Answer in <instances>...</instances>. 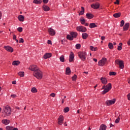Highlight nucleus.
<instances>
[{"mask_svg":"<svg viewBox=\"0 0 130 130\" xmlns=\"http://www.w3.org/2000/svg\"><path fill=\"white\" fill-rule=\"evenodd\" d=\"M74 59H75V56L74 55V53L73 52H71L69 55V62H73V61H74Z\"/></svg>","mask_w":130,"mask_h":130,"instance_id":"obj_14","label":"nucleus"},{"mask_svg":"<svg viewBox=\"0 0 130 130\" xmlns=\"http://www.w3.org/2000/svg\"><path fill=\"white\" fill-rule=\"evenodd\" d=\"M106 62H107V59L105 57H103L102 59L99 61V66L100 67H104L106 64Z\"/></svg>","mask_w":130,"mask_h":130,"instance_id":"obj_7","label":"nucleus"},{"mask_svg":"<svg viewBox=\"0 0 130 130\" xmlns=\"http://www.w3.org/2000/svg\"><path fill=\"white\" fill-rule=\"evenodd\" d=\"M2 122L3 124H5V125H8V124H10L11 121L8 119H3L2 120Z\"/></svg>","mask_w":130,"mask_h":130,"instance_id":"obj_18","label":"nucleus"},{"mask_svg":"<svg viewBox=\"0 0 130 130\" xmlns=\"http://www.w3.org/2000/svg\"><path fill=\"white\" fill-rule=\"evenodd\" d=\"M122 43H120L119 44V45L118 46L117 50H119V51L122 49Z\"/></svg>","mask_w":130,"mask_h":130,"instance_id":"obj_34","label":"nucleus"},{"mask_svg":"<svg viewBox=\"0 0 130 130\" xmlns=\"http://www.w3.org/2000/svg\"><path fill=\"white\" fill-rule=\"evenodd\" d=\"M93 60L94 61H95V62H97V61H98L97 59L93 58Z\"/></svg>","mask_w":130,"mask_h":130,"instance_id":"obj_57","label":"nucleus"},{"mask_svg":"<svg viewBox=\"0 0 130 130\" xmlns=\"http://www.w3.org/2000/svg\"><path fill=\"white\" fill-rule=\"evenodd\" d=\"M88 25L89 24H88V23H86L85 24V26H88Z\"/></svg>","mask_w":130,"mask_h":130,"instance_id":"obj_63","label":"nucleus"},{"mask_svg":"<svg viewBox=\"0 0 130 130\" xmlns=\"http://www.w3.org/2000/svg\"><path fill=\"white\" fill-rule=\"evenodd\" d=\"M72 81H75L76 80H77V75H74V76L72 77Z\"/></svg>","mask_w":130,"mask_h":130,"instance_id":"obj_43","label":"nucleus"},{"mask_svg":"<svg viewBox=\"0 0 130 130\" xmlns=\"http://www.w3.org/2000/svg\"><path fill=\"white\" fill-rule=\"evenodd\" d=\"M70 34V35H68L67 36V38L68 40H74V39L77 38V36H78V32L76 31H72Z\"/></svg>","mask_w":130,"mask_h":130,"instance_id":"obj_4","label":"nucleus"},{"mask_svg":"<svg viewBox=\"0 0 130 130\" xmlns=\"http://www.w3.org/2000/svg\"><path fill=\"white\" fill-rule=\"evenodd\" d=\"M12 130H19L18 129V128H12Z\"/></svg>","mask_w":130,"mask_h":130,"instance_id":"obj_61","label":"nucleus"},{"mask_svg":"<svg viewBox=\"0 0 130 130\" xmlns=\"http://www.w3.org/2000/svg\"><path fill=\"white\" fill-rule=\"evenodd\" d=\"M31 92H32V93H37V89L35 87H32L31 89Z\"/></svg>","mask_w":130,"mask_h":130,"instance_id":"obj_38","label":"nucleus"},{"mask_svg":"<svg viewBox=\"0 0 130 130\" xmlns=\"http://www.w3.org/2000/svg\"><path fill=\"white\" fill-rule=\"evenodd\" d=\"M106 125L104 124H102L100 127V130H106Z\"/></svg>","mask_w":130,"mask_h":130,"instance_id":"obj_31","label":"nucleus"},{"mask_svg":"<svg viewBox=\"0 0 130 130\" xmlns=\"http://www.w3.org/2000/svg\"><path fill=\"white\" fill-rule=\"evenodd\" d=\"M19 43H24V39L23 38H21L19 41Z\"/></svg>","mask_w":130,"mask_h":130,"instance_id":"obj_46","label":"nucleus"},{"mask_svg":"<svg viewBox=\"0 0 130 130\" xmlns=\"http://www.w3.org/2000/svg\"><path fill=\"white\" fill-rule=\"evenodd\" d=\"M2 116L3 118H6L7 116L11 115V108L8 106H6L2 111Z\"/></svg>","mask_w":130,"mask_h":130,"instance_id":"obj_1","label":"nucleus"},{"mask_svg":"<svg viewBox=\"0 0 130 130\" xmlns=\"http://www.w3.org/2000/svg\"><path fill=\"white\" fill-rule=\"evenodd\" d=\"M88 37H89V35H88V34L86 32L82 34V38L83 39H86Z\"/></svg>","mask_w":130,"mask_h":130,"instance_id":"obj_24","label":"nucleus"},{"mask_svg":"<svg viewBox=\"0 0 130 130\" xmlns=\"http://www.w3.org/2000/svg\"><path fill=\"white\" fill-rule=\"evenodd\" d=\"M91 7L92 9H94V10H97V9H99V8H100V4H99V3H96L91 5Z\"/></svg>","mask_w":130,"mask_h":130,"instance_id":"obj_15","label":"nucleus"},{"mask_svg":"<svg viewBox=\"0 0 130 130\" xmlns=\"http://www.w3.org/2000/svg\"><path fill=\"white\" fill-rule=\"evenodd\" d=\"M13 127V126H6V130H12Z\"/></svg>","mask_w":130,"mask_h":130,"instance_id":"obj_39","label":"nucleus"},{"mask_svg":"<svg viewBox=\"0 0 130 130\" xmlns=\"http://www.w3.org/2000/svg\"><path fill=\"white\" fill-rule=\"evenodd\" d=\"M128 83L130 85V79L128 80Z\"/></svg>","mask_w":130,"mask_h":130,"instance_id":"obj_62","label":"nucleus"},{"mask_svg":"<svg viewBox=\"0 0 130 130\" xmlns=\"http://www.w3.org/2000/svg\"><path fill=\"white\" fill-rule=\"evenodd\" d=\"M78 56L82 60V61H85L87 57V53L85 52H79L78 53Z\"/></svg>","mask_w":130,"mask_h":130,"instance_id":"obj_5","label":"nucleus"},{"mask_svg":"<svg viewBox=\"0 0 130 130\" xmlns=\"http://www.w3.org/2000/svg\"><path fill=\"white\" fill-rule=\"evenodd\" d=\"M18 19L19 22H24L25 21V17H24V16L20 15L18 16Z\"/></svg>","mask_w":130,"mask_h":130,"instance_id":"obj_20","label":"nucleus"},{"mask_svg":"<svg viewBox=\"0 0 130 130\" xmlns=\"http://www.w3.org/2000/svg\"><path fill=\"white\" fill-rule=\"evenodd\" d=\"M44 4H47L48 3V0H43Z\"/></svg>","mask_w":130,"mask_h":130,"instance_id":"obj_52","label":"nucleus"},{"mask_svg":"<svg viewBox=\"0 0 130 130\" xmlns=\"http://www.w3.org/2000/svg\"><path fill=\"white\" fill-rule=\"evenodd\" d=\"M123 25H124V20H122L120 22V27H123Z\"/></svg>","mask_w":130,"mask_h":130,"instance_id":"obj_41","label":"nucleus"},{"mask_svg":"<svg viewBox=\"0 0 130 130\" xmlns=\"http://www.w3.org/2000/svg\"><path fill=\"white\" fill-rule=\"evenodd\" d=\"M127 97L128 100H130V93L127 94Z\"/></svg>","mask_w":130,"mask_h":130,"instance_id":"obj_53","label":"nucleus"},{"mask_svg":"<svg viewBox=\"0 0 130 130\" xmlns=\"http://www.w3.org/2000/svg\"><path fill=\"white\" fill-rule=\"evenodd\" d=\"M48 32L50 36H54L56 34L55 30L53 29V28L51 27L49 28Z\"/></svg>","mask_w":130,"mask_h":130,"instance_id":"obj_12","label":"nucleus"},{"mask_svg":"<svg viewBox=\"0 0 130 130\" xmlns=\"http://www.w3.org/2000/svg\"><path fill=\"white\" fill-rule=\"evenodd\" d=\"M63 111L64 113H67V112L70 111V108L69 107H67L63 109Z\"/></svg>","mask_w":130,"mask_h":130,"instance_id":"obj_36","label":"nucleus"},{"mask_svg":"<svg viewBox=\"0 0 130 130\" xmlns=\"http://www.w3.org/2000/svg\"><path fill=\"white\" fill-rule=\"evenodd\" d=\"M98 26L95 24V23H91L89 24V28H96Z\"/></svg>","mask_w":130,"mask_h":130,"instance_id":"obj_30","label":"nucleus"},{"mask_svg":"<svg viewBox=\"0 0 130 130\" xmlns=\"http://www.w3.org/2000/svg\"><path fill=\"white\" fill-rule=\"evenodd\" d=\"M17 37L15 35H13V40H16L17 39Z\"/></svg>","mask_w":130,"mask_h":130,"instance_id":"obj_50","label":"nucleus"},{"mask_svg":"<svg viewBox=\"0 0 130 130\" xmlns=\"http://www.w3.org/2000/svg\"><path fill=\"white\" fill-rule=\"evenodd\" d=\"M43 9L44 11H45V12H48V11L50 10V8H49V7L46 5L43 6Z\"/></svg>","mask_w":130,"mask_h":130,"instance_id":"obj_25","label":"nucleus"},{"mask_svg":"<svg viewBox=\"0 0 130 130\" xmlns=\"http://www.w3.org/2000/svg\"><path fill=\"white\" fill-rule=\"evenodd\" d=\"M83 74H88V72H83Z\"/></svg>","mask_w":130,"mask_h":130,"instance_id":"obj_64","label":"nucleus"},{"mask_svg":"<svg viewBox=\"0 0 130 130\" xmlns=\"http://www.w3.org/2000/svg\"><path fill=\"white\" fill-rule=\"evenodd\" d=\"M2 12H0V19H2Z\"/></svg>","mask_w":130,"mask_h":130,"instance_id":"obj_60","label":"nucleus"},{"mask_svg":"<svg viewBox=\"0 0 130 130\" xmlns=\"http://www.w3.org/2000/svg\"><path fill=\"white\" fill-rule=\"evenodd\" d=\"M81 23L82 25H84V24H85V23H86V20H85V19L84 18V17H81L80 19Z\"/></svg>","mask_w":130,"mask_h":130,"instance_id":"obj_32","label":"nucleus"},{"mask_svg":"<svg viewBox=\"0 0 130 130\" xmlns=\"http://www.w3.org/2000/svg\"><path fill=\"white\" fill-rule=\"evenodd\" d=\"M76 49H80V48H81V44H76Z\"/></svg>","mask_w":130,"mask_h":130,"instance_id":"obj_42","label":"nucleus"},{"mask_svg":"<svg viewBox=\"0 0 130 130\" xmlns=\"http://www.w3.org/2000/svg\"><path fill=\"white\" fill-rule=\"evenodd\" d=\"M34 76L35 78H37L38 80H41L43 77V73L40 70H38L37 71L34 72Z\"/></svg>","mask_w":130,"mask_h":130,"instance_id":"obj_3","label":"nucleus"},{"mask_svg":"<svg viewBox=\"0 0 130 130\" xmlns=\"http://www.w3.org/2000/svg\"><path fill=\"white\" fill-rule=\"evenodd\" d=\"M61 103H62V104H63V103H64V99L62 100Z\"/></svg>","mask_w":130,"mask_h":130,"instance_id":"obj_58","label":"nucleus"},{"mask_svg":"<svg viewBox=\"0 0 130 130\" xmlns=\"http://www.w3.org/2000/svg\"><path fill=\"white\" fill-rule=\"evenodd\" d=\"M120 16H121V13L119 12L117 13H115L113 14V17L114 18H119V17H120Z\"/></svg>","mask_w":130,"mask_h":130,"instance_id":"obj_27","label":"nucleus"},{"mask_svg":"<svg viewBox=\"0 0 130 130\" xmlns=\"http://www.w3.org/2000/svg\"><path fill=\"white\" fill-rule=\"evenodd\" d=\"M63 124L64 126H68V124L67 123V122H65Z\"/></svg>","mask_w":130,"mask_h":130,"instance_id":"obj_56","label":"nucleus"},{"mask_svg":"<svg viewBox=\"0 0 130 130\" xmlns=\"http://www.w3.org/2000/svg\"><path fill=\"white\" fill-rule=\"evenodd\" d=\"M13 85H16L17 84V82L16 81H12Z\"/></svg>","mask_w":130,"mask_h":130,"instance_id":"obj_55","label":"nucleus"},{"mask_svg":"<svg viewBox=\"0 0 130 130\" xmlns=\"http://www.w3.org/2000/svg\"><path fill=\"white\" fill-rule=\"evenodd\" d=\"M108 47L110 49H113V44H112V43H109Z\"/></svg>","mask_w":130,"mask_h":130,"instance_id":"obj_37","label":"nucleus"},{"mask_svg":"<svg viewBox=\"0 0 130 130\" xmlns=\"http://www.w3.org/2000/svg\"><path fill=\"white\" fill-rule=\"evenodd\" d=\"M52 56L51 53H45L44 56L43 58L44 59H47V58H50V57Z\"/></svg>","mask_w":130,"mask_h":130,"instance_id":"obj_16","label":"nucleus"},{"mask_svg":"<svg viewBox=\"0 0 130 130\" xmlns=\"http://www.w3.org/2000/svg\"><path fill=\"white\" fill-rule=\"evenodd\" d=\"M11 97H12V98H16V97H17V95H16V94H11Z\"/></svg>","mask_w":130,"mask_h":130,"instance_id":"obj_49","label":"nucleus"},{"mask_svg":"<svg viewBox=\"0 0 130 130\" xmlns=\"http://www.w3.org/2000/svg\"><path fill=\"white\" fill-rule=\"evenodd\" d=\"M50 96H51V97L54 98L55 97V93L53 92L50 94Z\"/></svg>","mask_w":130,"mask_h":130,"instance_id":"obj_47","label":"nucleus"},{"mask_svg":"<svg viewBox=\"0 0 130 130\" xmlns=\"http://www.w3.org/2000/svg\"><path fill=\"white\" fill-rule=\"evenodd\" d=\"M85 14V8L81 7V11L79 13V16H83Z\"/></svg>","mask_w":130,"mask_h":130,"instance_id":"obj_23","label":"nucleus"},{"mask_svg":"<svg viewBox=\"0 0 130 130\" xmlns=\"http://www.w3.org/2000/svg\"><path fill=\"white\" fill-rule=\"evenodd\" d=\"M90 49L92 51H96V50H98V48L97 47H94L92 46H90Z\"/></svg>","mask_w":130,"mask_h":130,"instance_id":"obj_29","label":"nucleus"},{"mask_svg":"<svg viewBox=\"0 0 130 130\" xmlns=\"http://www.w3.org/2000/svg\"><path fill=\"white\" fill-rule=\"evenodd\" d=\"M59 59H60V61L61 62H64V55H61L59 57Z\"/></svg>","mask_w":130,"mask_h":130,"instance_id":"obj_28","label":"nucleus"},{"mask_svg":"<svg viewBox=\"0 0 130 130\" xmlns=\"http://www.w3.org/2000/svg\"><path fill=\"white\" fill-rule=\"evenodd\" d=\"M18 74L19 76V77H24V76H25V72H24L23 71L19 72H18Z\"/></svg>","mask_w":130,"mask_h":130,"instance_id":"obj_33","label":"nucleus"},{"mask_svg":"<svg viewBox=\"0 0 130 130\" xmlns=\"http://www.w3.org/2000/svg\"><path fill=\"white\" fill-rule=\"evenodd\" d=\"M112 88V86L111 85V83H109L106 86H105V85L103 86V87L102 88V90H104L102 91L103 95H104V94H106V93L109 92V91H110V90H111Z\"/></svg>","mask_w":130,"mask_h":130,"instance_id":"obj_2","label":"nucleus"},{"mask_svg":"<svg viewBox=\"0 0 130 130\" xmlns=\"http://www.w3.org/2000/svg\"><path fill=\"white\" fill-rule=\"evenodd\" d=\"M71 73H72V71H71V68H70V67H67L66 69V75L70 76V75H71Z\"/></svg>","mask_w":130,"mask_h":130,"instance_id":"obj_21","label":"nucleus"},{"mask_svg":"<svg viewBox=\"0 0 130 130\" xmlns=\"http://www.w3.org/2000/svg\"><path fill=\"white\" fill-rule=\"evenodd\" d=\"M119 120H120V118L119 117L115 120V123H118V122H119Z\"/></svg>","mask_w":130,"mask_h":130,"instance_id":"obj_44","label":"nucleus"},{"mask_svg":"<svg viewBox=\"0 0 130 130\" xmlns=\"http://www.w3.org/2000/svg\"><path fill=\"white\" fill-rule=\"evenodd\" d=\"M4 48L6 50V51H8V52H13L14 51V49L10 46H5Z\"/></svg>","mask_w":130,"mask_h":130,"instance_id":"obj_13","label":"nucleus"},{"mask_svg":"<svg viewBox=\"0 0 130 130\" xmlns=\"http://www.w3.org/2000/svg\"><path fill=\"white\" fill-rule=\"evenodd\" d=\"M101 40H102V41L105 40V37H104V36H102V37H101Z\"/></svg>","mask_w":130,"mask_h":130,"instance_id":"obj_54","label":"nucleus"},{"mask_svg":"<svg viewBox=\"0 0 130 130\" xmlns=\"http://www.w3.org/2000/svg\"><path fill=\"white\" fill-rule=\"evenodd\" d=\"M116 101V100H115V99H113V100L107 101L106 102V103L108 106H110V105H112V104H114Z\"/></svg>","mask_w":130,"mask_h":130,"instance_id":"obj_11","label":"nucleus"},{"mask_svg":"<svg viewBox=\"0 0 130 130\" xmlns=\"http://www.w3.org/2000/svg\"><path fill=\"white\" fill-rule=\"evenodd\" d=\"M34 4H41L42 3V0H34L33 1Z\"/></svg>","mask_w":130,"mask_h":130,"instance_id":"obj_35","label":"nucleus"},{"mask_svg":"<svg viewBox=\"0 0 130 130\" xmlns=\"http://www.w3.org/2000/svg\"><path fill=\"white\" fill-rule=\"evenodd\" d=\"M39 69V68H38V67L36 65H31L28 68V70H30V71L32 72H36Z\"/></svg>","mask_w":130,"mask_h":130,"instance_id":"obj_10","label":"nucleus"},{"mask_svg":"<svg viewBox=\"0 0 130 130\" xmlns=\"http://www.w3.org/2000/svg\"><path fill=\"white\" fill-rule=\"evenodd\" d=\"M101 81L103 85H106V84L108 83L107 79H106L105 77H102L101 78Z\"/></svg>","mask_w":130,"mask_h":130,"instance_id":"obj_19","label":"nucleus"},{"mask_svg":"<svg viewBox=\"0 0 130 130\" xmlns=\"http://www.w3.org/2000/svg\"><path fill=\"white\" fill-rule=\"evenodd\" d=\"M20 63L19 60H15L12 62V66H19Z\"/></svg>","mask_w":130,"mask_h":130,"instance_id":"obj_26","label":"nucleus"},{"mask_svg":"<svg viewBox=\"0 0 130 130\" xmlns=\"http://www.w3.org/2000/svg\"><path fill=\"white\" fill-rule=\"evenodd\" d=\"M115 62L116 63V64L119 66L120 69H121L122 70L124 69V63L123 60H119V59H117L115 61Z\"/></svg>","mask_w":130,"mask_h":130,"instance_id":"obj_6","label":"nucleus"},{"mask_svg":"<svg viewBox=\"0 0 130 130\" xmlns=\"http://www.w3.org/2000/svg\"><path fill=\"white\" fill-rule=\"evenodd\" d=\"M17 30L18 31V32H22L23 31V28L18 27L17 28Z\"/></svg>","mask_w":130,"mask_h":130,"instance_id":"obj_45","label":"nucleus"},{"mask_svg":"<svg viewBox=\"0 0 130 130\" xmlns=\"http://www.w3.org/2000/svg\"><path fill=\"white\" fill-rule=\"evenodd\" d=\"M63 120H64V117L62 115H60L58 118V125H62L63 123Z\"/></svg>","mask_w":130,"mask_h":130,"instance_id":"obj_9","label":"nucleus"},{"mask_svg":"<svg viewBox=\"0 0 130 130\" xmlns=\"http://www.w3.org/2000/svg\"><path fill=\"white\" fill-rule=\"evenodd\" d=\"M86 17L87 18V19H93V18H94V15L91 13H87L86 14Z\"/></svg>","mask_w":130,"mask_h":130,"instance_id":"obj_22","label":"nucleus"},{"mask_svg":"<svg viewBox=\"0 0 130 130\" xmlns=\"http://www.w3.org/2000/svg\"><path fill=\"white\" fill-rule=\"evenodd\" d=\"M112 126H114L113 124L110 123V127H112Z\"/></svg>","mask_w":130,"mask_h":130,"instance_id":"obj_59","label":"nucleus"},{"mask_svg":"<svg viewBox=\"0 0 130 130\" xmlns=\"http://www.w3.org/2000/svg\"><path fill=\"white\" fill-rule=\"evenodd\" d=\"M76 30L77 31H78V32L83 33L87 31V28L85 26H79L76 27Z\"/></svg>","mask_w":130,"mask_h":130,"instance_id":"obj_8","label":"nucleus"},{"mask_svg":"<svg viewBox=\"0 0 130 130\" xmlns=\"http://www.w3.org/2000/svg\"><path fill=\"white\" fill-rule=\"evenodd\" d=\"M116 73L114 72H111L109 73V76H116Z\"/></svg>","mask_w":130,"mask_h":130,"instance_id":"obj_40","label":"nucleus"},{"mask_svg":"<svg viewBox=\"0 0 130 130\" xmlns=\"http://www.w3.org/2000/svg\"><path fill=\"white\" fill-rule=\"evenodd\" d=\"M115 5H119V1L116 0L115 2H114Z\"/></svg>","mask_w":130,"mask_h":130,"instance_id":"obj_48","label":"nucleus"},{"mask_svg":"<svg viewBox=\"0 0 130 130\" xmlns=\"http://www.w3.org/2000/svg\"><path fill=\"white\" fill-rule=\"evenodd\" d=\"M47 43H48V44H52V42H51V40H48V41H47Z\"/></svg>","mask_w":130,"mask_h":130,"instance_id":"obj_51","label":"nucleus"},{"mask_svg":"<svg viewBox=\"0 0 130 130\" xmlns=\"http://www.w3.org/2000/svg\"><path fill=\"white\" fill-rule=\"evenodd\" d=\"M128 28H129V23H125L123 27V31H127L128 30Z\"/></svg>","mask_w":130,"mask_h":130,"instance_id":"obj_17","label":"nucleus"}]
</instances>
